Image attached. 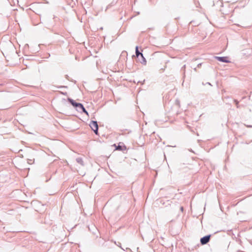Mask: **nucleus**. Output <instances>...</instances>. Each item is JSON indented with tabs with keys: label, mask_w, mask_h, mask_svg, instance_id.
Wrapping results in <instances>:
<instances>
[{
	"label": "nucleus",
	"mask_w": 252,
	"mask_h": 252,
	"mask_svg": "<svg viewBox=\"0 0 252 252\" xmlns=\"http://www.w3.org/2000/svg\"><path fill=\"white\" fill-rule=\"evenodd\" d=\"M90 126L96 135H98V126L96 121H92L90 124Z\"/></svg>",
	"instance_id": "1"
},
{
	"label": "nucleus",
	"mask_w": 252,
	"mask_h": 252,
	"mask_svg": "<svg viewBox=\"0 0 252 252\" xmlns=\"http://www.w3.org/2000/svg\"><path fill=\"white\" fill-rule=\"evenodd\" d=\"M68 100L74 108L82 110H86L82 104L76 102L75 101L71 99H68Z\"/></svg>",
	"instance_id": "2"
},
{
	"label": "nucleus",
	"mask_w": 252,
	"mask_h": 252,
	"mask_svg": "<svg viewBox=\"0 0 252 252\" xmlns=\"http://www.w3.org/2000/svg\"><path fill=\"white\" fill-rule=\"evenodd\" d=\"M211 235H207L200 239V242L201 245H204L207 244L210 240Z\"/></svg>",
	"instance_id": "3"
},
{
	"label": "nucleus",
	"mask_w": 252,
	"mask_h": 252,
	"mask_svg": "<svg viewBox=\"0 0 252 252\" xmlns=\"http://www.w3.org/2000/svg\"><path fill=\"white\" fill-rule=\"evenodd\" d=\"M216 58L220 62L224 63H230L227 57H216Z\"/></svg>",
	"instance_id": "4"
},
{
	"label": "nucleus",
	"mask_w": 252,
	"mask_h": 252,
	"mask_svg": "<svg viewBox=\"0 0 252 252\" xmlns=\"http://www.w3.org/2000/svg\"><path fill=\"white\" fill-rule=\"evenodd\" d=\"M126 149V146L123 143H120L117 146H116V150H117L123 151Z\"/></svg>",
	"instance_id": "5"
},
{
	"label": "nucleus",
	"mask_w": 252,
	"mask_h": 252,
	"mask_svg": "<svg viewBox=\"0 0 252 252\" xmlns=\"http://www.w3.org/2000/svg\"><path fill=\"white\" fill-rule=\"evenodd\" d=\"M76 162L78 163H79L81 165H82V166H84V161H83V160L82 158H80V157L79 158H77L76 159Z\"/></svg>",
	"instance_id": "6"
},
{
	"label": "nucleus",
	"mask_w": 252,
	"mask_h": 252,
	"mask_svg": "<svg viewBox=\"0 0 252 252\" xmlns=\"http://www.w3.org/2000/svg\"><path fill=\"white\" fill-rule=\"evenodd\" d=\"M136 56L138 57L139 55H140L142 58H143V55L142 53H141L139 51H138V47H136Z\"/></svg>",
	"instance_id": "7"
},
{
	"label": "nucleus",
	"mask_w": 252,
	"mask_h": 252,
	"mask_svg": "<svg viewBox=\"0 0 252 252\" xmlns=\"http://www.w3.org/2000/svg\"><path fill=\"white\" fill-rule=\"evenodd\" d=\"M244 125L247 127H249V128H251L252 127V125H246V124H244Z\"/></svg>",
	"instance_id": "8"
},
{
	"label": "nucleus",
	"mask_w": 252,
	"mask_h": 252,
	"mask_svg": "<svg viewBox=\"0 0 252 252\" xmlns=\"http://www.w3.org/2000/svg\"><path fill=\"white\" fill-rule=\"evenodd\" d=\"M82 112L86 114L87 115H88V111H82Z\"/></svg>",
	"instance_id": "9"
},
{
	"label": "nucleus",
	"mask_w": 252,
	"mask_h": 252,
	"mask_svg": "<svg viewBox=\"0 0 252 252\" xmlns=\"http://www.w3.org/2000/svg\"><path fill=\"white\" fill-rule=\"evenodd\" d=\"M180 210H181V211H182V212H183V210H184V208H183V207H181L180 208Z\"/></svg>",
	"instance_id": "10"
}]
</instances>
